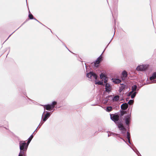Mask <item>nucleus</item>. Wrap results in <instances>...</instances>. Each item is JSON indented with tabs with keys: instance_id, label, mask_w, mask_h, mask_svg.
<instances>
[{
	"instance_id": "19",
	"label": "nucleus",
	"mask_w": 156,
	"mask_h": 156,
	"mask_svg": "<svg viewBox=\"0 0 156 156\" xmlns=\"http://www.w3.org/2000/svg\"><path fill=\"white\" fill-rule=\"evenodd\" d=\"M137 86L136 85H134L132 87V90L133 91L135 92L136 91L137 88Z\"/></svg>"
},
{
	"instance_id": "8",
	"label": "nucleus",
	"mask_w": 156,
	"mask_h": 156,
	"mask_svg": "<svg viewBox=\"0 0 156 156\" xmlns=\"http://www.w3.org/2000/svg\"><path fill=\"white\" fill-rule=\"evenodd\" d=\"M128 106V104L126 103H125L121 105V108L123 110H125L127 109Z\"/></svg>"
},
{
	"instance_id": "29",
	"label": "nucleus",
	"mask_w": 156,
	"mask_h": 156,
	"mask_svg": "<svg viewBox=\"0 0 156 156\" xmlns=\"http://www.w3.org/2000/svg\"><path fill=\"white\" fill-rule=\"evenodd\" d=\"M134 91H130V92L129 93V95L128 96H129L130 95H132V94L133 93V92Z\"/></svg>"
},
{
	"instance_id": "12",
	"label": "nucleus",
	"mask_w": 156,
	"mask_h": 156,
	"mask_svg": "<svg viewBox=\"0 0 156 156\" xmlns=\"http://www.w3.org/2000/svg\"><path fill=\"white\" fill-rule=\"evenodd\" d=\"M93 76V72H90L89 73H88L87 74V77L91 79L92 76Z\"/></svg>"
},
{
	"instance_id": "32",
	"label": "nucleus",
	"mask_w": 156,
	"mask_h": 156,
	"mask_svg": "<svg viewBox=\"0 0 156 156\" xmlns=\"http://www.w3.org/2000/svg\"><path fill=\"white\" fill-rule=\"evenodd\" d=\"M107 80H105V81H104V82H105V83L106 84V83H107Z\"/></svg>"
},
{
	"instance_id": "33",
	"label": "nucleus",
	"mask_w": 156,
	"mask_h": 156,
	"mask_svg": "<svg viewBox=\"0 0 156 156\" xmlns=\"http://www.w3.org/2000/svg\"><path fill=\"white\" fill-rule=\"evenodd\" d=\"M155 81H156V80H155Z\"/></svg>"
},
{
	"instance_id": "20",
	"label": "nucleus",
	"mask_w": 156,
	"mask_h": 156,
	"mask_svg": "<svg viewBox=\"0 0 156 156\" xmlns=\"http://www.w3.org/2000/svg\"><path fill=\"white\" fill-rule=\"evenodd\" d=\"M100 77L101 79H104L106 78V76L105 74L103 73H101L100 76Z\"/></svg>"
},
{
	"instance_id": "14",
	"label": "nucleus",
	"mask_w": 156,
	"mask_h": 156,
	"mask_svg": "<svg viewBox=\"0 0 156 156\" xmlns=\"http://www.w3.org/2000/svg\"><path fill=\"white\" fill-rule=\"evenodd\" d=\"M125 85H124L123 84L121 85V86L120 87L119 89V91L121 92V91H122L124 89H125Z\"/></svg>"
},
{
	"instance_id": "22",
	"label": "nucleus",
	"mask_w": 156,
	"mask_h": 156,
	"mask_svg": "<svg viewBox=\"0 0 156 156\" xmlns=\"http://www.w3.org/2000/svg\"><path fill=\"white\" fill-rule=\"evenodd\" d=\"M112 110V108L111 106L108 107L106 108V111L108 112H110Z\"/></svg>"
},
{
	"instance_id": "13",
	"label": "nucleus",
	"mask_w": 156,
	"mask_h": 156,
	"mask_svg": "<svg viewBox=\"0 0 156 156\" xmlns=\"http://www.w3.org/2000/svg\"><path fill=\"white\" fill-rule=\"evenodd\" d=\"M156 78V73H154L151 76L150 79L151 80H152Z\"/></svg>"
},
{
	"instance_id": "1",
	"label": "nucleus",
	"mask_w": 156,
	"mask_h": 156,
	"mask_svg": "<svg viewBox=\"0 0 156 156\" xmlns=\"http://www.w3.org/2000/svg\"><path fill=\"white\" fill-rule=\"evenodd\" d=\"M28 145L27 143V144L25 142L22 143V142H20V150L26 151Z\"/></svg>"
},
{
	"instance_id": "6",
	"label": "nucleus",
	"mask_w": 156,
	"mask_h": 156,
	"mask_svg": "<svg viewBox=\"0 0 156 156\" xmlns=\"http://www.w3.org/2000/svg\"><path fill=\"white\" fill-rule=\"evenodd\" d=\"M130 119V115H128L125 117V122L127 125L129 126Z\"/></svg>"
},
{
	"instance_id": "5",
	"label": "nucleus",
	"mask_w": 156,
	"mask_h": 156,
	"mask_svg": "<svg viewBox=\"0 0 156 156\" xmlns=\"http://www.w3.org/2000/svg\"><path fill=\"white\" fill-rule=\"evenodd\" d=\"M118 126L119 128L120 129V130L124 131L125 132L126 131V129L124 127L122 124V123H119L118 124Z\"/></svg>"
},
{
	"instance_id": "17",
	"label": "nucleus",
	"mask_w": 156,
	"mask_h": 156,
	"mask_svg": "<svg viewBox=\"0 0 156 156\" xmlns=\"http://www.w3.org/2000/svg\"><path fill=\"white\" fill-rule=\"evenodd\" d=\"M113 82L116 84H118L120 83L121 82V81L119 79H115L113 81Z\"/></svg>"
},
{
	"instance_id": "31",
	"label": "nucleus",
	"mask_w": 156,
	"mask_h": 156,
	"mask_svg": "<svg viewBox=\"0 0 156 156\" xmlns=\"http://www.w3.org/2000/svg\"><path fill=\"white\" fill-rule=\"evenodd\" d=\"M50 106H51V108L52 109L53 108H54L55 107V106L54 105H53L52 104L50 105Z\"/></svg>"
},
{
	"instance_id": "18",
	"label": "nucleus",
	"mask_w": 156,
	"mask_h": 156,
	"mask_svg": "<svg viewBox=\"0 0 156 156\" xmlns=\"http://www.w3.org/2000/svg\"><path fill=\"white\" fill-rule=\"evenodd\" d=\"M26 151H24V150H20V152L19 153V154H21L22 155H24V156H26L25 154V152Z\"/></svg>"
},
{
	"instance_id": "23",
	"label": "nucleus",
	"mask_w": 156,
	"mask_h": 156,
	"mask_svg": "<svg viewBox=\"0 0 156 156\" xmlns=\"http://www.w3.org/2000/svg\"><path fill=\"white\" fill-rule=\"evenodd\" d=\"M136 92H134L132 94V95H131V98H132V99H133V98L135 97V96H136Z\"/></svg>"
},
{
	"instance_id": "9",
	"label": "nucleus",
	"mask_w": 156,
	"mask_h": 156,
	"mask_svg": "<svg viewBox=\"0 0 156 156\" xmlns=\"http://www.w3.org/2000/svg\"><path fill=\"white\" fill-rule=\"evenodd\" d=\"M44 109H46L47 110L51 111L52 109L51 108L50 105L48 104L44 106Z\"/></svg>"
},
{
	"instance_id": "11",
	"label": "nucleus",
	"mask_w": 156,
	"mask_h": 156,
	"mask_svg": "<svg viewBox=\"0 0 156 156\" xmlns=\"http://www.w3.org/2000/svg\"><path fill=\"white\" fill-rule=\"evenodd\" d=\"M105 89L106 91L107 92H109L110 90V85L109 84L106 83L105 85Z\"/></svg>"
},
{
	"instance_id": "10",
	"label": "nucleus",
	"mask_w": 156,
	"mask_h": 156,
	"mask_svg": "<svg viewBox=\"0 0 156 156\" xmlns=\"http://www.w3.org/2000/svg\"><path fill=\"white\" fill-rule=\"evenodd\" d=\"M122 80H125L127 76V73L125 71H124L122 72Z\"/></svg>"
},
{
	"instance_id": "28",
	"label": "nucleus",
	"mask_w": 156,
	"mask_h": 156,
	"mask_svg": "<svg viewBox=\"0 0 156 156\" xmlns=\"http://www.w3.org/2000/svg\"><path fill=\"white\" fill-rule=\"evenodd\" d=\"M96 84H98L100 85H102L103 84V83L102 82L98 81L95 83Z\"/></svg>"
},
{
	"instance_id": "7",
	"label": "nucleus",
	"mask_w": 156,
	"mask_h": 156,
	"mask_svg": "<svg viewBox=\"0 0 156 156\" xmlns=\"http://www.w3.org/2000/svg\"><path fill=\"white\" fill-rule=\"evenodd\" d=\"M50 114L49 112H47V113L43 118V121L44 122L47 119L50 117Z\"/></svg>"
},
{
	"instance_id": "30",
	"label": "nucleus",
	"mask_w": 156,
	"mask_h": 156,
	"mask_svg": "<svg viewBox=\"0 0 156 156\" xmlns=\"http://www.w3.org/2000/svg\"><path fill=\"white\" fill-rule=\"evenodd\" d=\"M57 104V102L56 101H53L52 102V104L53 105L55 106Z\"/></svg>"
},
{
	"instance_id": "21",
	"label": "nucleus",
	"mask_w": 156,
	"mask_h": 156,
	"mask_svg": "<svg viewBox=\"0 0 156 156\" xmlns=\"http://www.w3.org/2000/svg\"><path fill=\"white\" fill-rule=\"evenodd\" d=\"M127 138L129 142V143L130 142V134L128 132H127Z\"/></svg>"
},
{
	"instance_id": "24",
	"label": "nucleus",
	"mask_w": 156,
	"mask_h": 156,
	"mask_svg": "<svg viewBox=\"0 0 156 156\" xmlns=\"http://www.w3.org/2000/svg\"><path fill=\"white\" fill-rule=\"evenodd\" d=\"M92 77H94L95 79H97L98 76L97 75L95 74L93 72V76Z\"/></svg>"
},
{
	"instance_id": "15",
	"label": "nucleus",
	"mask_w": 156,
	"mask_h": 156,
	"mask_svg": "<svg viewBox=\"0 0 156 156\" xmlns=\"http://www.w3.org/2000/svg\"><path fill=\"white\" fill-rule=\"evenodd\" d=\"M119 96L118 95L115 96L113 99V101H117L119 99Z\"/></svg>"
},
{
	"instance_id": "2",
	"label": "nucleus",
	"mask_w": 156,
	"mask_h": 156,
	"mask_svg": "<svg viewBox=\"0 0 156 156\" xmlns=\"http://www.w3.org/2000/svg\"><path fill=\"white\" fill-rule=\"evenodd\" d=\"M148 67V66L147 65H141L138 66L136 68V69L138 71H144Z\"/></svg>"
},
{
	"instance_id": "4",
	"label": "nucleus",
	"mask_w": 156,
	"mask_h": 156,
	"mask_svg": "<svg viewBox=\"0 0 156 156\" xmlns=\"http://www.w3.org/2000/svg\"><path fill=\"white\" fill-rule=\"evenodd\" d=\"M111 119L115 123L118 121L119 119V116L118 115H112V116H111Z\"/></svg>"
},
{
	"instance_id": "16",
	"label": "nucleus",
	"mask_w": 156,
	"mask_h": 156,
	"mask_svg": "<svg viewBox=\"0 0 156 156\" xmlns=\"http://www.w3.org/2000/svg\"><path fill=\"white\" fill-rule=\"evenodd\" d=\"M33 137V135H31L29 138L27 142V144H28V145L30 143V142L31 141V140H32Z\"/></svg>"
},
{
	"instance_id": "26",
	"label": "nucleus",
	"mask_w": 156,
	"mask_h": 156,
	"mask_svg": "<svg viewBox=\"0 0 156 156\" xmlns=\"http://www.w3.org/2000/svg\"><path fill=\"white\" fill-rule=\"evenodd\" d=\"M133 102L134 101L133 100H130L128 102V104L129 105H132L133 104Z\"/></svg>"
},
{
	"instance_id": "27",
	"label": "nucleus",
	"mask_w": 156,
	"mask_h": 156,
	"mask_svg": "<svg viewBox=\"0 0 156 156\" xmlns=\"http://www.w3.org/2000/svg\"><path fill=\"white\" fill-rule=\"evenodd\" d=\"M126 113V112L125 111H122L121 112L120 115L121 116H122L123 115Z\"/></svg>"
},
{
	"instance_id": "3",
	"label": "nucleus",
	"mask_w": 156,
	"mask_h": 156,
	"mask_svg": "<svg viewBox=\"0 0 156 156\" xmlns=\"http://www.w3.org/2000/svg\"><path fill=\"white\" fill-rule=\"evenodd\" d=\"M102 60V57L101 55L97 59L96 61L94 62V66H95L98 67L100 62Z\"/></svg>"
},
{
	"instance_id": "25",
	"label": "nucleus",
	"mask_w": 156,
	"mask_h": 156,
	"mask_svg": "<svg viewBox=\"0 0 156 156\" xmlns=\"http://www.w3.org/2000/svg\"><path fill=\"white\" fill-rule=\"evenodd\" d=\"M29 17L30 19H33L34 18V16L31 13H30L29 15Z\"/></svg>"
}]
</instances>
